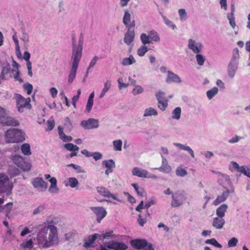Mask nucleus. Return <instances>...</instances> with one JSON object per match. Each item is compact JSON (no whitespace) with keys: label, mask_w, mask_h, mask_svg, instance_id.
<instances>
[{"label":"nucleus","mask_w":250,"mask_h":250,"mask_svg":"<svg viewBox=\"0 0 250 250\" xmlns=\"http://www.w3.org/2000/svg\"><path fill=\"white\" fill-rule=\"evenodd\" d=\"M59 136L60 138L63 142H70L72 140V138L70 136H67L63 132L61 133Z\"/></svg>","instance_id":"nucleus-59"},{"label":"nucleus","mask_w":250,"mask_h":250,"mask_svg":"<svg viewBox=\"0 0 250 250\" xmlns=\"http://www.w3.org/2000/svg\"><path fill=\"white\" fill-rule=\"evenodd\" d=\"M181 114V108L177 107L172 112V118L173 119L179 120L180 119Z\"/></svg>","instance_id":"nucleus-34"},{"label":"nucleus","mask_w":250,"mask_h":250,"mask_svg":"<svg viewBox=\"0 0 250 250\" xmlns=\"http://www.w3.org/2000/svg\"><path fill=\"white\" fill-rule=\"evenodd\" d=\"M149 37L151 41L155 42H159L160 40V37L158 33L154 30L150 31L148 33Z\"/></svg>","instance_id":"nucleus-32"},{"label":"nucleus","mask_w":250,"mask_h":250,"mask_svg":"<svg viewBox=\"0 0 250 250\" xmlns=\"http://www.w3.org/2000/svg\"><path fill=\"white\" fill-rule=\"evenodd\" d=\"M196 59L198 65L202 66L205 61V57L200 53L196 54Z\"/></svg>","instance_id":"nucleus-50"},{"label":"nucleus","mask_w":250,"mask_h":250,"mask_svg":"<svg viewBox=\"0 0 250 250\" xmlns=\"http://www.w3.org/2000/svg\"><path fill=\"white\" fill-rule=\"evenodd\" d=\"M81 126L84 129H92L99 127L98 120L89 118L87 120H83L81 122Z\"/></svg>","instance_id":"nucleus-8"},{"label":"nucleus","mask_w":250,"mask_h":250,"mask_svg":"<svg viewBox=\"0 0 250 250\" xmlns=\"http://www.w3.org/2000/svg\"><path fill=\"white\" fill-rule=\"evenodd\" d=\"M237 243V239L235 237H232L228 241V246L229 248L235 247L236 246Z\"/></svg>","instance_id":"nucleus-57"},{"label":"nucleus","mask_w":250,"mask_h":250,"mask_svg":"<svg viewBox=\"0 0 250 250\" xmlns=\"http://www.w3.org/2000/svg\"><path fill=\"white\" fill-rule=\"evenodd\" d=\"M99 236H100V235L97 233H95L92 236H90L87 240L85 242L84 246L86 247H89Z\"/></svg>","instance_id":"nucleus-33"},{"label":"nucleus","mask_w":250,"mask_h":250,"mask_svg":"<svg viewBox=\"0 0 250 250\" xmlns=\"http://www.w3.org/2000/svg\"><path fill=\"white\" fill-rule=\"evenodd\" d=\"M234 191V188L232 187L230 189H226L221 195L217 197L216 199L213 201V204L215 206H217L220 203L225 202L228 198L229 194L233 193Z\"/></svg>","instance_id":"nucleus-10"},{"label":"nucleus","mask_w":250,"mask_h":250,"mask_svg":"<svg viewBox=\"0 0 250 250\" xmlns=\"http://www.w3.org/2000/svg\"><path fill=\"white\" fill-rule=\"evenodd\" d=\"M171 206L178 207L183 204L187 199L186 193L184 191H178L172 195Z\"/></svg>","instance_id":"nucleus-5"},{"label":"nucleus","mask_w":250,"mask_h":250,"mask_svg":"<svg viewBox=\"0 0 250 250\" xmlns=\"http://www.w3.org/2000/svg\"><path fill=\"white\" fill-rule=\"evenodd\" d=\"M12 73L13 74L14 78L16 81H18L20 83L22 82V79L20 78V71L18 68H17L16 70L12 69Z\"/></svg>","instance_id":"nucleus-54"},{"label":"nucleus","mask_w":250,"mask_h":250,"mask_svg":"<svg viewBox=\"0 0 250 250\" xmlns=\"http://www.w3.org/2000/svg\"><path fill=\"white\" fill-rule=\"evenodd\" d=\"M64 183L65 186H70L72 188H75L79 185L78 180L75 177L68 178L67 181H65Z\"/></svg>","instance_id":"nucleus-27"},{"label":"nucleus","mask_w":250,"mask_h":250,"mask_svg":"<svg viewBox=\"0 0 250 250\" xmlns=\"http://www.w3.org/2000/svg\"><path fill=\"white\" fill-rule=\"evenodd\" d=\"M23 88L24 90L26 91L28 95H30L33 90V86L29 83H26L23 84Z\"/></svg>","instance_id":"nucleus-56"},{"label":"nucleus","mask_w":250,"mask_h":250,"mask_svg":"<svg viewBox=\"0 0 250 250\" xmlns=\"http://www.w3.org/2000/svg\"><path fill=\"white\" fill-rule=\"evenodd\" d=\"M173 145L180 149L188 151L193 158L195 157L194 151L189 146L177 143H175Z\"/></svg>","instance_id":"nucleus-26"},{"label":"nucleus","mask_w":250,"mask_h":250,"mask_svg":"<svg viewBox=\"0 0 250 250\" xmlns=\"http://www.w3.org/2000/svg\"><path fill=\"white\" fill-rule=\"evenodd\" d=\"M175 172L177 176L180 177H184L188 173L187 171L185 169L181 168V167H178L176 169Z\"/></svg>","instance_id":"nucleus-51"},{"label":"nucleus","mask_w":250,"mask_h":250,"mask_svg":"<svg viewBox=\"0 0 250 250\" xmlns=\"http://www.w3.org/2000/svg\"><path fill=\"white\" fill-rule=\"evenodd\" d=\"M92 157L95 161H98L102 158L103 155L99 152H92Z\"/></svg>","instance_id":"nucleus-62"},{"label":"nucleus","mask_w":250,"mask_h":250,"mask_svg":"<svg viewBox=\"0 0 250 250\" xmlns=\"http://www.w3.org/2000/svg\"><path fill=\"white\" fill-rule=\"evenodd\" d=\"M225 223V221L223 218L217 217L213 218L212 225L215 229H220L223 228Z\"/></svg>","instance_id":"nucleus-25"},{"label":"nucleus","mask_w":250,"mask_h":250,"mask_svg":"<svg viewBox=\"0 0 250 250\" xmlns=\"http://www.w3.org/2000/svg\"><path fill=\"white\" fill-rule=\"evenodd\" d=\"M167 76L166 79V82L167 83H179L182 82V81L178 75L174 73L171 71L167 72Z\"/></svg>","instance_id":"nucleus-19"},{"label":"nucleus","mask_w":250,"mask_h":250,"mask_svg":"<svg viewBox=\"0 0 250 250\" xmlns=\"http://www.w3.org/2000/svg\"><path fill=\"white\" fill-rule=\"evenodd\" d=\"M98 59H99V57L98 56H95L91 60V61H90V62L89 63V65H88V67L87 68V70H86V74H85V77H86L88 76L89 70L91 68H92L94 67V66L96 64Z\"/></svg>","instance_id":"nucleus-35"},{"label":"nucleus","mask_w":250,"mask_h":250,"mask_svg":"<svg viewBox=\"0 0 250 250\" xmlns=\"http://www.w3.org/2000/svg\"><path fill=\"white\" fill-rule=\"evenodd\" d=\"M239 59V50L237 48H235L233 51L232 56L228 66V75L230 78H233L235 76L238 70Z\"/></svg>","instance_id":"nucleus-4"},{"label":"nucleus","mask_w":250,"mask_h":250,"mask_svg":"<svg viewBox=\"0 0 250 250\" xmlns=\"http://www.w3.org/2000/svg\"><path fill=\"white\" fill-rule=\"evenodd\" d=\"M144 91V88L139 85H135L134 87L132 90V93L134 95H137L143 93Z\"/></svg>","instance_id":"nucleus-43"},{"label":"nucleus","mask_w":250,"mask_h":250,"mask_svg":"<svg viewBox=\"0 0 250 250\" xmlns=\"http://www.w3.org/2000/svg\"><path fill=\"white\" fill-rule=\"evenodd\" d=\"M0 121L3 125L7 126H17L19 125L18 122L10 117H3Z\"/></svg>","instance_id":"nucleus-21"},{"label":"nucleus","mask_w":250,"mask_h":250,"mask_svg":"<svg viewBox=\"0 0 250 250\" xmlns=\"http://www.w3.org/2000/svg\"><path fill=\"white\" fill-rule=\"evenodd\" d=\"M229 168L231 170H236L250 178V167H248L239 166L236 162H231L230 163Z\"/></svg>","instance_id":"nucleus-9"},{"label":"nucleus","mask_w":250,"mask_h":250,"mask_svg":"<svg viewBox=\"0 0 250 250\" xmlns=\"http://www.w3.org/2000/svg\"><path fill=\"white\" fill-rule=\"evenodd\" d=\"M223 181H225L229 185H230V184H231L229 177L227 175H221V177L218 180L219 184L223 185L224 184V183H223Z\"/></svg>","instance_id":"nucleus-49"},{"label":"nucleus","mask_w":250,"mask_h":250,"mask_svg":"<svg viewBox=\"0 0 250 250\" xmlns=\"http://www.w3.org/2000/svg\"><path fill=\"white\" fill-rule=\"evenodd\" d=\"M111 87V82L107 81L104 84V87L103 90L105 92H107L108 90Z\"/></svg>","instance_id":"nucleus-64"},{"label":"nucleus","mask_w":250,"mask_h":250,"mask_svg":"<svg viewBox=\"0 0 250 250\" xmlns=\"http://www.w3.org/2000/svg\"><path fill=\"white\" fill-rule=\"evenodd\" d=\"M90 209L97 216V220L98 222H100L107 213L106 210L102 207H92L90 208Z\"/></svg>","instance_id":"nucleus-13"},{"label":"nucleus","mask_w":250,"mask_h":250,"mask_svg":"<svg viewBox=\"0 0 250 250\" xmlns=\"http://www.w3.org/2000/svg\"><path fill=\"white\" fill-rule=\"evenodd\" d=\"M205 243L207 244L212 245L217 248H221L222 245L219 244L215 238H211L206 240Z\"/></svg>","instance_id":"nucleus-46"},{"label":"nucleus","mask_w":250,"mask_h":250,"mask_svg":"<svg viewBox=\"0 0 250 250\" xmlns=\"http://www.w3.org/2000/svg\"><path fill=\"white\" fill-rule=\"evenodd\" d=\"M102 165L104 166L107 168L112 169L115 167V163L112 159L103 161Z\"/></svg>","instance_id":"nucleus-40"},{"label":"nucleus","mask_w":250,"mask_h":250,"mask_svg":"<svg viewBox=\"0 0 250 250\" xmlns=\"http://www.w3.org/2000/svg\"><path fill=\"white\" fill-rule=\"evenodd\" d=\"M10 188V184L8 176L0 173V192H3Z\"/></svg>","instance_id":"nucleus-11"},{"label":"nucleus","mask_w":250,"mask_h":250,"mask_svg":"<svg viewBox=\"0 0 250 250\" xmlns=\"http://www.w3.org/2000/svg\"><path fill=\"white\" fill-rule=\"evenodd\" d=\"M21 150L23 154L30 155L31 154L30 146L29 144L25 143L21 146Z\"/></svg>","instance_id":"nucleus-37"},{"label":"nucleus","mask_w":250,"mask_h":250,"mask_svg":"<svg viewBox=\"0 0 250 250\" xmlns=\"http://www.w3.org/2000/svg\"><path fill=\"white\" fill-rule=\"evenodd\" d=\"M134 37L135 33L134 30L128 28L125 35L124 39L125 43L127 45H130L134 41Z\"/></svg>","instance_id":"nucleus-20"},{"label":"nucleus","mask_w":250,"mask_h":250,"mask_svg":"<svg viewBox=\"0 0 250 250\" xmlns=\"http://www.w3.org/2000/svg\"><path fill=\"white\" fill-rule=\"evenodd\" d=\"M37 239L41 248H50L57 245L59 236L57 227L53 225L40 226Z\"/></svg>","instance_id":"nucleus-1"},{"label":"nucleus","mask_w":250,"mask_h":250,"mask_svg":"<svg viewBox=\"0 0 250 250\" xmlns=\"http://www.w3.org/2000/svg\"><path fill=\"white\" fill-rule=\"evenodd\" d=\"M132 173L133 175L141 178H146L148 176V172L147 170L137 167L133 168Z\"/></svg>","instance_id":"nucleus-24"},{"label":"nucleus","mask_w":250,"mask_h":250,"mask_svg":"<svg viewBox=\"0 0 250 250\" xmlns=\"http://www.w3.org/2000/svg\"><path fill=\"white\" fill-rule=\"evenodd\" d=\"M165 93L161 91H159L157 93H156V97L158 101L166 99V98L165 97Z\"/></svg>","instance_id":"nucleus-61"},{"label":"nucleus","mask_w":250,"mask_h":250,"mask_svg":"<svg viewBox=\"0 0 250 250\" xmlns=\"http://www.w3.org/2000/svg\"><path fill=\"white\" fill-rule=\"evenodd\" d=\"M157 115L158 113L155 109L152 107H148L145 110L143 116L147 117L150 116H157Z\"/></svg>","instance_id":"nucleus-31"},{"label":"nucleus","mask_w":250,"mask_h":250,"mask_svg":"<svg viewBox=\"0 0 250 250\" xmlns=\"http://www.w3.org/2000/svg\"><path fill=\"white\" fill-rule=\"evenodd\" d=\"M12 30L14 33V34L12 36V39H13V40L15 44L16 54H17V55L18 56V57H19V55L21 56V53L20 52V48L19 41H18V37H17V32L15 31V30L14 29H12Z\"/></svg>","instance_id":"nucleus-28"},{"label":"nucleus","mask_w":250,"mask_h":250,"mask_svg":"<svg viewBox=\"0 0 250 250\" xmlns=\"http://www.w3.org/2000/svg\"><path fill=\"white\" fill-rule=\"evenodd\" d=\"M47 128L46 130H52L55 126V122L53 119H49L47 122Z\"/></svg>","instance_id":"nucleus-60"},{"label":"nucleus","mask_w":250,"mask_h":250,"mask_svg":"<svg viewBox=\"0 0 250 250\" xmlns=\"http://www.w3.org/2000/svg\"><path fill=\"white\" fill-rule=\"evenodd\" d=\"M30 102V98L29 97L25 99L21 95L18 94L17 95V103L19 111H22L23 108L30 105L29 104Z\"/></svg>","instance_id":"nucleus-14"},{"label":"nucleus","mask_w":250,"mask_h":250,"mask_svg":"<svg viewBox=\"0 0 250 250\" xmlns=\"http://www.w3.org/2000/svg\"><path fill=\"white\" fill-rule=\"evenodd\" d=\"M155 169H158L159 171L167 174L171 172L172 170L171 167L168 165L167 160L165 157H162L161 166Z\"/></svg>","instance_id":"nucleus-18"},{"label":"nucleus","mask_w":250,"mask_h":250,"mask_svg":"<svg viewBox=\"0 0 250 250\" xmlns=\"http://www.w3.org/2000/svg\"><path fill=\"white\" fill-rule=\"evenodd\" d=\"M122 141L121 140H117L113 142L114 149L116 151H121L122 146Z\"/></svg>","instance_id":"nucleus-45"},{"label":"nucleus","mask_w":250,"mask_h":250,"mask_svg":"<svg viewBox=\"0 0 250 250\" xmlns=\"http://www.w3.org/2000/svg\"><path fill=\"white\" fill-rule=\"evenodd\" d=\"M5 139L8 143H19L25 140V133L21 130L12 128L5 133Z\"/></svg>","instance_id":"nucleus-3"},{"label":"nucleus","mask_w":250,"mask_h":250,"mask_svg":"<svg viewBox=\"0 0 250 250\" xmlns=\"http://www.w3.org/2000/svg\"><path fill=\"white\" fill-rule=\"evenodd\" d=\"M33 242L31 239L23 242L21 246L23 248H30L32 247Z\"/></svg>","instance_id":"nucleus-58"},{"label":"nucleus","mask_w":250,"mask_h":250,"mask_svg":"<svg viewBox=\"0 0 250 250\" xmlns=\"http://www.w3.org/2000/svg\"><path fill=\"white\" fill-rule=\"evenodd\" d=\"M158 105L161 110L164 111L167 106V99H165L158 101Z\"/></svg>","instance_id":"nucleus-53"},{"label":"nucleus","mask_w":250,"mask_h":250,"mask_svg":"<svg viewBox=\"0 0 250 250\" xmlns=\"http://www.w3.org/2000/svg\"><path fill=\"white\" fill-rule=\"evenodd\" d=\"M162 18H163L165 23L168 27H171L173 29L176 28V26L173 24L172 21L169 20L162 13L161 14Z\"/></svg>","instance_id":"nucleus-44"},{"label":"nucleus","mask_w":250,"mask_h":250,"mask_svg":"<svg viewBox=\"0 0 250 250\" xmlns=\"http://www.w3.org/2000/svg\"><path fill=\"white\" fill-rule=\"evenodd\" d=\"M188 47L194 53L198 54L202 52L203 45L202 43L196 42L193 39H189L188 40Z\"/></svg>","instance_id":"nucleus-7"},{"label":"nucleus","mask_w":250,"mask_h":250,"mask_svg":"<svg viewBox=\"0 0 250 250\" xmlns=\"http://www.w3.org/2000/svg\"><path fill=\"white\" fill-rule=\"evenodd\" d=\"M131 15L128 11H125L123 19V22L124 24L128 27L129 26V23L130 22Z\"/></svg>","instance_id":"nucleus-41"},{"label":"nucleus","mask_w":250,"mask_h":250,"mask_svg":"<svg viewBox=\"0 0 250 250\" xmlns=\"http://www.w3.org/2000/svg\"><path fill=\"white\" fill-rule=\"evenodd\" d=\"M131 244L133 247L137 249H143L147 246V242L144 239H136L131 241Z\"/></svg>","instance_id":"nucleus-22"},{"label":"nucleus","mask_w":250,"mask_h":250,"mask_svg":"<svg viewBox=\"0 0 250 250\" xmlns=\"http://www.w3.org/2000/svg\"><path fill=\"white\" fill-rule=\"evenodd\" d=\"M97 192L101 195L105 197H111L114 200L120 201L116 194H113L105 188L103 187H99L96 188Z\"/></svg>","instance_id":"nucleus-16"},{"label":"nucleus","mask_w":250,"mask_h":250,"mask_svg":"<svg viewBox=\"0 0 250 250\" xmlns=\"http://www.w3.org/2000/svg\"><path fill=\"white\" fill-rule=\"evenodd\" d=\"M11 72L12 70L9 65L4 66L2 69L0 78L2 80H8L12 78Z\"/></svg>","instance_id":"nucleus-23"},{"label":"nucleus","mask_w":250,"mask_h":250,"mask_svg":"<svg viewBox=\"0 0 250 250\" xmlns=\"http://www.w3.org/2000/svg\"><path fill=\"white\" fill-rule=\"evenodd\" d=\"M20 39L23 42V46L27 49L28 43L29 42V38L28 34L22 35Z\"/></svg>","instance_id":"nucleus-52"},{"label":"nucleus","mask_w":250,"mask_h":250,"mask_svg":"<svg viewBox=\"0 0 250 250\" xmlns=\"http://www.w3.org/2000/svg\"><path fill=\"white\" fill-rule=\"evenodd\" d=\"M105 246L107 248L114 250H125L127 249V246L124 243L113 241L106 243Z\"/></svg>","instance_id":"nucleus-17"},{"label":"nucleus","mask_w":250,"mask_h":250,"mask_svg":"<svg viewBox=\"0 0 250 250\" xmlns=\"http://www.w3.org/2000/svg\"><path fill=\"white\" fill-rule=\"evenodd\" d=\"M227 18L229 21V24L233 29H234L236 26V24L234 15H232V14H227Z\"/></svg>","instance_id":"nucleus-55"},{"label":"nucleus","mask_w":250,"mask_h":250,"mask_svg":"<svg viewBox=\"0 0 250 250\" xmlns=\"http://www.w3.org/2000/svg\"><path fill=\"white\" fill-rule=\"evenodd\" d=\"M218 88L217 87H214L209 90L207 91V96L209 100H211L218 92Z\"/></svg>","instance_id":"nucleus-36"},{"label":"nucleus","mask_w":250,"mask_h":250,"mask_svg":"<svg viewBox=\"0 0 250 250\" xmlns=\"http://www.w3.org/2000/svg\"><path fill=\"white\" fill-rule=\"evenodd\" d=\"M14 163L23 171H28L31 169V165L30 163L26 161L23 158L19 155H15L13 157Z\"/></svg>","instance_id":"nucleus-6"},{"label":"nucleus","mask_w":250,"mask_h":250,"mask_svg":"<svg viewBox=\"0 0 250 250\" xmlns=\"http://www.w3.org/2000/svg\"><path fill=\"white\" fill-rule=\"evenodd\" d=\"M135 62V60L132 55H130L128 58H124L122 62V64L123 65H128L132 64Z\"/></svg>","instance_id":"nucleus-39"},{"label":"nucleus","mask_w":250,"mask_h":250,"mask_svg":"<svg viewBox=\"0 0 250 250\" xmlns=\"http://www.w3.org/2000/svg\"><path fill=\"white\" fill-rule=\"evenodd\" d=\"M178 14L181 21H183L187 19V13L185 9H180L178 10Z\"/></svg>","instance_id":"nucleus-48"},{"label":"nucleus","mask_w":250,"mask_h":250,"mask_svg":"<svg viewBox=\"0 0 250 250\" xmlns=\"http://www.w3.org/2000/svg\"><path fill=\"white\" fill-rule=\"evenodd\" d=\"M64 146L67 150L72 151H78L79 149L78 146L71 143L66 144Z\"/></svg>","instance_id":"nucleus-47"},{"label":"nucleus","mask_w":250,"mask_h":250,"mask_svg":"<svg viewBox=\"0 0 250 250\" xmlns=\"http://www.w3.org/2000/svg\"><path fill=\"white\" fill-rule=\"evenodd\" d=\"M13 206L12 203H8L5 206L0 207V212L4 213L6 216L8 217V214L11 212L12 207Z\"/></svg>","instance_id":"nucleus-30"},{"label":"nucleus","mask_w":250,"mask_h":250,"mask_svg":"<svg viewBox=\"0 0 250 250\" xmlns=\"http://www.w3.org/2000/svg\"><path fill=\"white\" fill-rule=\"evenodd\" d=\"M228 207L227 204H224L221 205L217 209H216V215L218 217L223 218L225 214V212L228 208Z\"/></svg>","instance_id":"nucleus-29"},{"label":"nucleus","mask_w":250,"mask_h":250,"mask_svg":"<svg viewBox=\"0 0 250 250\" xmlns=\"http://www.w3.org/2000/svg\"><path fill=\"white\" fill-rule=\"evenodd\" d=\"M93 105V101H87V103L86 106V111L88 113H89L92 107V106Z\"/></svg>","instance_id":"nucleus-63"},{"label":"nucleus","mask_w":250,"mask_h":250,"mask_svg":"<svg viewBox=\"0 0 250 250\" xmlns=\"http://www.w3.org/2000/svg\"><path fill=\"white\" fill-rule=\"evenodd\" d=\"M140 40L143 45H146V44H150L151 43V41L149 37L148 34L147 35L146 33H142L140 36Z\"/></svg>","instance_id":"nucleus-38"},{"label":"nucleus","mask_w":250,"mask_h":250,"mask_svg":"<svg viewBox=\"0 0 250 250\" xmlns=\"http://www.w3.org/2000/svg\"><path fill=\"white\" fill-rule=\"evenodd\" d=\"M32 184L34 187L39 191H45L47 187L48 184L41 178H36L32 181Z\"/></svg>","instance_id":"nucleus-12"},{"label":"nucleus","mask_w":250,"mask_h":250,"mask_svg":"<svg viewBox=\"0 0 250 250\" xmlns=\"http://www.w3.org/2000/svg\"><path fill=\"white\" fill-rule=\"evenodd\" d=\"M148 51V47L145 45H142L141 46L140 48H139L137 50V54L140 56L142 57L145 55V54Z\"/></svg>","instance_id":"nucleus-42"},{"label":"nucleus","mask_w":250,"mask_h":250,"mask_svg":"<svg viewBox=\"0 0 250 250\" xmlns=\"http://www.w3.org/2000/svg\"><path fill=\"white\" fill-rule=\"evenodd\" d=\"M72 50L71 57L72 66L68 76V82L71 83L76 77L77 69L82 56L83 42L82 39H80L78 44H76L74 38L72 39Z\"/></svg>","instance_id":"nucleus-2"},{"label":"nucleus","mask_w":250,"mask_h":250,"mask_svg":"<svg viewBox=\"0 0 250 250\" xmlns=\"http://www.w3.org/2000/svg\"><path fill=\"white\" fill-rule=\"evenodd\" d=\"M44 178L46 180L50 179L49 181L50 182L51 185L49 188L48 191L52 193H58L59 191V189L57 186V181L56 178L55 177L51 178V176L49 174H45Z\"/></svg>","instance_id":"nucleus-15"}]
</instances>
